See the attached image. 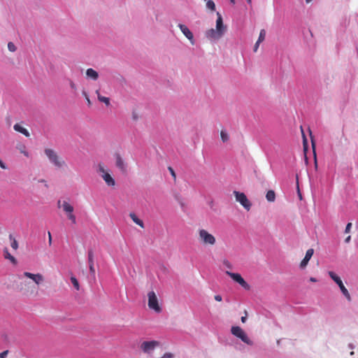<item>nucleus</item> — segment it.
<instances>
[{
  "mask_svg": "<svg viewBox=\"0 0 358 358\" xmlns=\"http://www.w3.org/2000/svg\"><path fill=\"white\" fill-rule=\"evenodd\" d=\"M199 241L204 245H214L216 243L215 236L206 229L199 230Z\"/></svg>",
  "mask_w": 358,
  "mask_h": 358,
  "instance_id": "obj_1",
  "label": "nucleus"
},
{
  "mask_svg": "<svg viewBox=\"0 0 358 358\" xmlns=\"http://www.w3.org/2000/svg\"><path fill=\"white\" fill-rule=\"evenodd\" d=\"M45 154L48 157L50 163L56 167L61 168L65 164V162L60 158L53 150L49 148L45 149Z\"/></svg>",
  "mask_w": 358,
  "mask_h": 358,
  "instance_id": "obj_2",
  "label": "nucleus"
},
{
  "mask_svg": "<svg viewBox=\"0 0 358 358\" xmlns=\"http://www.w3.org/2000/svg\"><path fill=\"white\" fill-rule=\"evenodd\" d=\"M231 333L236 337L240 338L243 343L248 345H252L253 342L249 338L243 329L238 326H233L231 328Z\"/></svg>",
  "mask_w": 358,
  "mask_h": 358,
  "instance_id": "obj_3",
  "label": "nucleus"
},
{
  "mask_svg": "<svg viewBox=\"0 0 358 358\" xmlns=\"http://www.w3.org/2000/svg\"><path fill=\"white\" fill-rule=\"evenodd\" d=\"M148 305L150 309L154 310L157 313H160L162 310L159 303V300L154 291H150L148 294Z\"/></svg>",
  "mask_w": 358,
  "mask_h": 358,
  "instance_id": "obj_4",
  "label": "nucleus"
},
{
  "mask_svg": "<svg viewBox=\"0 0 358 358\" xmlns=\"http://www.w3.org/2000/svg\"><path fill=\"white\" fill-rule=\"evenodd\" d=\"M328 274L330 276V278L338 285L342 294L347 298V299L348 301H350L351 300L350 295L348 289L344 286L340 277H338L334 271H329Z\"/></svg>",
  "mask_w": 358,
  "mask_h": 358,
  "instance_id": "obj_5",
  "label": "nucleus"
},
{
  "mask_svg": "<svg viewBox=\"0 0 358 358\" xmlns=\"http://www.w3.org/2000/svg\"><path fill=\"white\" fill-rule=\"evenodd\" d=\"M225 273L229 275L234 282L238 283L244 289L250 290V285L243 278L241 274L226 271Z\"/></svg>",
  "mask_w": 358,
  "mask_h": 358,
  "instance_id": "obj_6",
  "label": "nucleus"
},
{
  "mask_svg": "<svg viewBox=\"0 0 358 358\" xmlns=\"http://www.w3.org/2000/svg\"><path fill=\"white\" fill-rule=\"evenodd\" d=\"M97 172L99 173L100 176L103 179L105 182L108 186H114L115 185V181L114 178L111 176V175L107 172L102 164H99L97 169Z\"/></svg>",
  "mask_w": 358,
  "mask_h": 358,
  "instance_id": "obj_7",
  "label": "nucleus"
},
{
  "mask_svg": "<svg viewBox=\"0 0 358 358\" xmlns=\"http://www.w3.org/2000/svg\"><path fill=\"white\" fill-rule=\"evenodd\" d=\"M159 345V342L157 341H143L140 348L144 353L151 354Z\"/></svg>",
  "mask_w": 358,
  "mask_h": 358,
  "instance_id": "obj_8",
  "label": "nucleus"
},
{
  "mask_svg": "<svg viewBox=\"0 0 358 358\" xmlns=\"http://www.w3.org/2000/svg\"><path fill=\"white\" fill-rule=\"evenodd\" d=\"M234 194L235 195L236 201L239 202L245 209L249 210L251 208V203L248 199L245 194L238 191H234Z\"/></svg>",
  "mask_w": 358,
  "mask_h": 358,
  "instance_id": "obj_9",
  "label": "nucleus"
},
{
  "mask_svg": "<svg viewBox=\"0 0 358 358\" xmlns=\"http://www.w3.org/2000/svg\"><path fill=\"white\" fill-rule=\"evenodd\" d=\"M206 36L212 41H218L224 34L215 29H210L206 31Z\"/></svg>",
  "mask_w": 358,
  "mask_h": 358,
  "instance_id": "obj_10",
  "label": "nucleus"
},
{
  "mask_svg": "<svg viewBox=\"0 0 358 358\" xmlns=\"http://www.w3.org/2000/svg\"><path fill=\"white\" fill-rule=\"evenodd\" d=\"M178 27L180 28L182 33L190 41L192 44L194 43V36L192 32L189 29V28L182 24H179Z\"/></svg>",
  "mask_w": 358,
  "mask_h": 358,
  "instance_id": "obj_11",
  "label": "nucleus"
},
{
  "mask_svg": "<svg viewBox=\"0 0 358 358\" xmlns=\"http://www.w3.org/2000/svg\"><path fill=\"white\" fill-rule=\"evenodd\" d=\"M24 275L31 279L37 285H40L43 280V277L40 273L34 274L29 272H24Z\"/></svg>",
  "mask_w": 358,
  "mask_h": 358,
  "instance_id": "obj_12",
  "label": "nucleus"
},
{
  "mask_svg": "<svg viewBox=\"0 0 358 358\" xmlns=\"http://www.w3.org/2000/svg\"><path fill=\"white\" fill-rule=\"evenodd\" d=\"M59 208H62L63 210L67 214H71L73 212V207L69 204L67 201H63L62 203L61 201L59 200L57 202Z\"/></svg>",
  "mask_w": 358,
  "mask_h": 358,
  "instance_id": "obj_13",
  "label": "nucleus"
},
{
  "mask_svg": "<svg viewBox=\"0 0 358 358\" xmlns=\"http://www.w3.org/2000/svg\"><path fill=\"white\" fill-rule=\"evenodd\" d=\"M313 253H314V250L312 248L308 249L306 251V255L300 264V268L301 269L304 268L307 266V264H308V262L310 261V258L312 257Z\"/></svg>",
  "mask_w": 358,
  "mask_h": 358,
  "instance_id": "obj_14",
  "label": "nucleus"
},
{
  "mask_svg": "<svg viewBox=\"0 0 358 358\" xmlns=\"http://www.w3.org/2000/svg\"><path fill=\"white\" fill-rule=\"evenodd\" d=\"M215 29L219 31L222 34H224V32L226 31V27L223 24L222 15L219 13H217V19L216 20Z\"/></svg>",
  "mask_w": 358,
  "mask_h": 358,
  "instance_id": "obj_15",
  "label": "nucleus"
},
{
  "mask_svg": "<svg viewBox=\"0 0 358 358\" xmlns=\"http://www.w3.org/2000/svg\"><path fill=\"white\" fill-rule=\"evenodd\" d=\"M86 76L88 78H90L93 80H96L99 78L98 72L91 68L87 69Z\"/></svg>",
  "mask_w": 358,
  "mask_h": 358,
  "instance_id": "obj_16",
  "label": "nucleus"
},
{
  "mask_svg": "<svg viewBox=\"0 0 358 358\" xmlns=\"http://www.w3.org/2000/svg\"><path fill=\"white\" fill-rule=\"evenodd\" d=\"M13 129L16 131H18L22 134H24L25 136L27 137H29V132L28 131V130L25 128H24L23 127H22L20 124H15L14 126H13Z\"/></svg>",
  "mask_w": 358,
  "mask_h": 358,
  "instance_id": "obj_17",
  "label": "nucleus"
},
{
  "mask_svg": "<svg viewBox=\"0 0 358 358\" xmlns=\"http://www.w3.org/2000/svg\"><path fill=\"white\" fill-rule=\"evenodd\" d=\"M3 256L5 259H9L14 265L17 264V259L10 254L7 248L3 250Z\"/></svg>",
  "mask_w": 358,
  "mask_h": 358,
  "instance_id": "obj_18",
  "label": "nucleus"
},
{
  "mask_svg": "<svg viewBox=\"0 0 358 358\" xmlns=\"http://www.w3.org/2000/svg\"><path fill=\"white\" fill-rule=\"evenodd\" d=\"M129 217L134 221V222L140 226L141 228H144L143 222L141 219H139L134 213H131L129 214Z\"/></svg>",
  "mask_w": 358,
  "mask_h": 358,
  "instance_id": "obj_19",
  "label": "nucleus"
},
{
  "mask_svg": "<svg viewBox=\"0 0 358 358\" xmlns=\"http://www.w3.org/2000/svg\"><path fill=\"white\" fill-rule=\"evenodd\" d=\"M116 166L117 168H119L122 171L125 170L124 163L122 157L119 155H117L116 157Z\"/></svg>",
  "mask_w": 358,
  "mask_h": 358,
  "instance_id": "obj_20",
  "label": "nucleus"
},
{
  "mask_svg": "<svg viewBox=\"0 0 358 358\" xmlns=\"http://www.w3.org/2000/svg\"><path fill=\"white\" fill-rule=\"evenodd\" d=\"M266 198L268 201L273 202L275 199V194L273 190H268L266 194Z\"/></svg>",
  "mask_w": 358,
  "mask_h": 358,
  "instance_id": "obj_21",
  "label": "nucleus"
},
{
  "mask_svg": "<svg viewBox=\"0 0 358 358\" xmlns=\"http://www.w3.org/2000/svg\"><path fill=\"white\" fill-rule=\"evenodd\" d=\"M96 94H98V99L99 101L104 103L106 106L110 105V99L108 97L101 96L97 90Z\"/></svg>",
  "mask_w": 358,
  "mask_h": 358,
  "instance_id": "obj_22",
  "label": "nucleus"
},
{
  "mask_svg": "<svg viewBox=\"0 0 358 358\" xmlns=\"http://www.w3.org/2000/svg\"><path fill=\"white\" fill-rule=\"evenodd\" d=\"M89 268H90V278L94 280H95V268L94 264H89Z\"/></svg>",
  "mask_w": 358,
  "mask_h": 358,
  "instance_id": "obj_23",
  "label": "nucleus"
},
{
  "mask_svg": "<svg viewBox=\"0 0 358 358\" xmlns=\"http://www.w3.org/2000/svg\"><path fill=\"white\" fill-rule=\"evenodd\" d=\"M17 149L19 150V151H20L22 154H23L24 156H26V157H29V152L27 151V150H26V147H25V145H22V144L19 145H17Z\"/></svg>",
  "mask_w": 358,
  "mask_h": 358,
  "instance_id": "obj_24",
  "label": "nucleus"
},
{
  "mask_svg": "<svg viewBox=\"0 0 358 358\" xmlns=\"http://www.w3.org/2000/svg\"><path fill=\"white\" fill-rule=\"evenodd\" d=\"M70 280H71V282L73 284V287H75V289L76 290H79L80 285H79V282H78V280L76 279V278L75 276L72 275L71 277Z\"/></svg>",
  "mask_w": 358,
  "mask_h": 358,
  "instance_id": "obj_25",
  "label": "nucleus"
},
{
  "mask_svg": "<svg viewBox=\"0 0 358 358\" xmlns=\"http://www.w3.org/2000/svg\"><path fill=\"white\" fill-rule=\"evenodd\" d=\"M9 238L11 241L10 245H11L12 248L14 250H17L18 248V243H17V241L14 238H13L12 235L9 236Z\"/></svg>",
  "mask_w": 358,
  "mask_h": 358,
  "instance_id": "obj_26",
  "label": "nucleus"
},
{
  "mask_svg": "<svg viewBox=\"0 0 358 358\" xmlns=\"http://www.w3.org/2000/svg\"><path fill=\"white\" fill-rule=\"evenodd\" d=\"M266 33L265 29H262L260 31L259 36V38H258V40H257V41L259 43H262V41H264L265 37H266Z\"/></svg>",
  "mask_w": 358,
  "mask_h": 358,
  "instance_id": "obj_27",
  "label": "nucleus"
},
{
  "mask_svg": "<svg viewBox=\"0 0 358 358\" xmlns=\"http://www.w3.org/2000/svg\"><path fill=\"white\" fill-rule=\"evenodd\" d=\"M206 7L208 9L211 10H215V3L212 0H208L206 2Z\"/></svg>",
  "mask_w": 358,
  "mask_h": 358,
  "instance_id": "obj_28",
  "label": "nucleus"
},
{
  "mask_svg": "<svg viewBox=\"0 0 358 358\" xmlns=\"http://www.w3.org/2000/svg\"><path fill=\"white\" fill-rule=\"evenodd\" d=\"M222 265L228 269H232L233 268V266L231 264V262L227 259L222 260Z\"/></svg>",
  "mask_w": 358,
  "mask_h": 358,
  "instance_id": "obj_29",
  "label": "nucleus"
},
{
  "mask_svg": "<svg viewBox=\"0 0 358 358\" xmlns=\"http://www.w3.org/2000/svg\"><path fill=\"white\" fill-rule=\"evenodd\" d=\"M88 263L89 264H94V253L92 250L88 251Z\"/></svg>",
  "mask_w": 358,
  "mask_h": 358,
  "instance_id": "obj_30",
  "label": "nucleus"
},
{
  "mask_svg": "<svg viewBox=\"0 0 358 358\" xmlns=\"http://www.w3.org/2000/svg\"><path fill=\"white\" fill-rule=\"evenodd\" d=\"M221 138H222V141L224 143V142H227L229 139V136L227 134V133L225 131H221Z\"/></svg>",
  "mask_w": 358,
  "mask_h": 358,
  "instance_id": "obj_31",
  "label": "nucleus"
},
{
  "mask_svg": "<svg viewBox=\"0 0 358 358\" xmlns=\"http://www.w3.org/2000/svg\"><path fill=\"white\" fill-rule=\"evenodd\" d=\"M8 49L10 52H15L16 50V46L13 42H9L8 43Z\"/></svg>",
  "mask_w": 358,
  "mask_h": 358,
  "instance_id": "obj_32",
  "label": "nucleus"
},
{
  "mask_svg": "<svg viewBox=\"0 0 358 358\" xmlns=\"http://www.w3.org/2000/svg\"><path fill=\"white\" fill-rule=\"evenodd\" d=\"M67 217L72 222V223L75 224L76 222V218L73 213L67 215Z\"/></svg>",
  "mask_w": 358,
  "mask_h": 358,
  "instance_id": "obj_33",
  "label": "nucleus"
},
{
  "mask_svg": "<svg viewBox=\"0 0 358 358\" xmlns=\"http://www.w3.org/2000/svg\"><path fill=\"white\" fill-rule=\"evenodd\" d=\"M352 227V223L349 222L347 224L345 229V233H349Z\"/></svg>",
  "mask_w": 358,
  "mask_h": 358,
  "instance_id": "obj_34",
  "label": "nucleus"
},
{
  "mask_svg": "<svg viewBox=\"0 0 358 358\" xmlns=\"http://www.w3.org/2000/svg\"><path fill=\"white\" fill-rule=\"evenodd\" d=\"M8 354V350H5L0 353V358H6Z\"/></svg>",
  "mask_w": 358,
  "mask_h": 358,
  "instance_id": "obj_35",
  "label": "nucleus"
},
{
  "mask_svg": "<svg viewBox=\"0 0 358 358\" xmlns=\"http://www.w3.org/2000/svg\"><path fill=\"white\" fill-rule=\"evenodd\" d=\"M70 87L73 90H77L76 85L73 81H71V80L70 81Z\"/></svg>",
  "mask_w": 358,
  "mask_h": 358,
  "instance_id": "obj_36",
  "label": "nucleus"
},
{
  "mask_svg": "<svg viewBox=\"0 0 358 358\" xmlns=\"http://www.w3.org/2000/svg\"><path fill=\"white\" fill-rule=\"evenodd\" d=\"M260 43H259L258 41L256 42V43L255 44V46H254V52H257V51L258 48H259Z\"/></svg>",
  "mask_w": 358,
  "mask_h": 358,
  "instance_id": "obj_37",
  "label": "nucleus"
},
{
  "mask_svg": "<svg viewBox=\"0 0 358 358\" xmlns=\"http://www.w3.org/2000/svg\"><path fill=\"white\" fill-rule=\"evenodd\" d=\"M169 170L171 173V174L172 175V176L176 178V173L174 172V170L171 168V167H169Z\"/></svg>",
  "mask_w": 358,
  "mask_h": 358,
  "instance_id": "obj_38",
  "label": "nucleus"
},
{
  "mask_svg": "<svg viewBox=\"0 0 358 358\" xmlns=\"http://www.w3.org/2000/svg\"><path fill=\"white\" fill-rule=\"evenodd\" d=\"M215 300H216L217 301H221L222 300V296L219 294L215 295Z\"/></svg>",
  "mask_w": 358,
  "mask_h": 358,
  "instance_id": "obj_39",
  "label": "nucleus"
},
{
  "mask_svg": "<svg viewBox=\"0 0 358 358\" xmlns=\"http://www.w3.org/2000/svg\"><path fill=\"white\" fill-rule=\"evenodd\" d=\"M0 167L3 169H6V166L1 159H0Z\"/></svg>",
  "mask_w": 358,
  "mask_h": 358,
  "instance_id": "obj_40",
  "label": "nucleus"
},
{
  "mask_svg": "<svg viewBox=\"0 0 358 358\" xmlns=\"http://www.w3.org/2000/svg\"><path fill=\"white\" fill-rule=\"evenodd\" d=\"M48 236H49V244L51 245L52 243V236H51V234L50 231H48Z\"/></svg>",
  "mask_w": 358,
  "mask_h": 358,
  "instance_id": "obj_41",
  "label": "nucleus"
},
{
  "mask_svg": "<svg viewBox=\"0 0 358 358\" xmlns=\"http://www.w3.org/2000/svg\"><path fill=\"white\" fill-rule=\"evenodd\" d=\"M351 240V236H348L345 239V242L346 243H348Z\"/></svg>",
  "mask_w": 358,
  "mask_h": 358,
  "instance_id": "obj_42",
  "label": "nucleus"
},
{
  "mask_svg": "<svg viewBox=\"0 0 358 358\" xmlns=\"http://www.w3.org/2000/svg\"><path fill=\"white\" fill-rule=\"evenodd\" d=\"M310 281L312 282H316L317 281V280L314 278V277H310Z\"/></svg>",
  "mask_w": 358,
  "mask_h": 358,
  "instance_id": "obj_43",
  "label": "nucleus"
},
{
  "mask_svg": "<svg viewBox=\"0 0 358 358\" xmlns=\"http://www.w3.org/2000/svg\"><path fill=\"white\" fill-rule=\"evenodd\" d=\"M86 100H87V104L90 105L91 104V101H90V99L89 96H87Z\"/></svg>",
  "mask_w": 358,
  "mask_h": 358,
  "instance_id": "obj_44",
  "label": "nucleus"
},
{
  "mask_svg": "<svg viewBox=\"0 0 358 358\" xmlns=\"http://www.w3.org/2000/svg\"><path fill=\"white\" fill-rule=\"evenodd\" d=\"M83 94L84 95V96L85 97V99L87 98V96H88L87 92L85 91H83Z\"/></svg>",
  "mask_w": 358,
  "mask_h": 358,
  "instance_id": "obj_45",
  "label": "nucleus"
},
{
  "mask_svg": "<svg viewBox=\"0 0 358 358\" xmlns=\"http://www.w3.org/2000/svg\"><path fill=\"white\" fill-rule=\"evenodd\" d=\"M241 321H242V322L244 323L246 321V317H241Z\"/></svg>",
  "mask_w": 358,
  "mask_h": 358,
  "instance_id": "obj_46",
  "label": "nucleus"
},
{
  "mask_svg": "<svg viewBox=\"0 0 358 358\" xmlns=\"http://www.w3.org/2000/svg\"><path fill=\"white\" fill-rule=\"evenodd\" d=\"M230 2H231L232 4H235V0H230Z\"/></svg>",
  "mask_w": 358,
  "mask_h": 358,
  "instance_id": "obj_47",
  "label": "nucleus"
},
{
  "mask_svg": "<svg viewBox=\"0 0 358 358\" xmlns=\"http://www.w3.org/2000/svg\"><path fill=\"white\" fill-rule=\"evenodd\" d=\"M246 1H247V2H248V3H249V4H251V3H252V1H251V0H246Z\"/></svg>",
  "mask_w": 358,
  "mask_h": 358,
  "instance_id": "obj_48",
  "label": "nucleus"
},
{
  "mask_svg": "<svg viewBox=\"0 0 358 358\" xmlns=\"http://www.w3.org/2000/svg\"><path fill=\"white\" fill-rule=\"evenodd\" d=\"M312 0H306V3H310Z\"/></svg>",
  "mask_w": 358,
  "mask_h": 358,
  "instance_id": "obj_49",
  "label": "nucleus"
},
{
  "mask_svg": "<svg viewBox=\"0 0 358 358\" xmlns=\"http://www.w3.org/2000/svg\"><path fill=\"white\" fill-rule=\"evenodd\" d=\"M354 354V352H351L350 355H352Z\"/></svg>",
  "mask_w": 358,
  "mask_h": 358,
  "instance_id": "obj_50",
  "label": "nucleus"
}]
</instances>
